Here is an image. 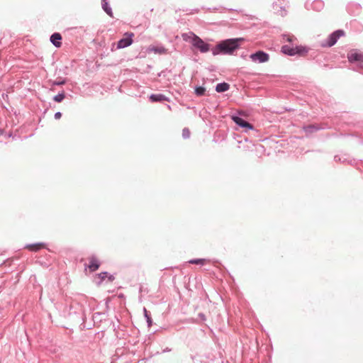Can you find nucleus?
<instances>
[{
	"mask_svg": "<svg viewBox=\"0 0 363 363\" xmlns=\"http://www.w3.org/2000/svg\"><path fill=\"white\" fill-rule=\"evenodd\" d=\"M320 129V128L315 125H306V126L303 127V130L307 134L312 133L317 131Z\"/></svg>",
	"mask_w": 363,
	"mask_h": 363,
	"instance_id": "nucleus-17",
	"label": "nucleus"
},
{
	"mask_svg": "<svg viewBox=\"0 0 363 363\" xmlns=\"http://www.w3.org/2000/svg\"><path fill=\"white\" fill-rule=\"evenodd\" d=\"M286 3L284 0H277L274 1L272 4L273 10L281 16H284L286 15Z\"/></svg>",
	"mask_w": 363,
	"mask_h": 363,
	"instance_id": "nucleus-7",
	"label": "nucleus"
},
{
	"mask_svg": "<svg viewBox=\"0 0 363 363\" xmlns=\"http://www.w3.org/2000/svg\"><path fill=\"white\" fill-rule=\"evenodd\" d=\"M205 91L206 89L203 86H199L195 87V94L199 96L204 95Z\"/></svg>",
	"mask_w": 363,
	"mask_h": 363,
	"instance_id": "nucleus-20",
	"label": "nucleus"
},
{
	"mask_svg": "<svg viewBox=\"0 0 363 363\" xmlns=\"http://www.w3.org/2000/svg\"><path fill=\"white\" fill-rule=\"evenodd\" d=\"M337 159H338L339 160H340V158L338 156H337V155H336V156H335V160H336V161H337Z\"/></svg>",
	"mask_w": 363,
	"mask_h": 363,
	"instance_id": "nucleus-29",
	"label": "nucleus"
},
{
	"mask_svg": "<svg viewBox=\"0 0 363 363\" xmlns=\"http://www.w3.org/2000/svg\"><path fill=\"white\" fill-rule=\"evenodd\" d=\"M243 38H230L220 42L212 49V54L217 55H232L240 47V42L243 41Z\"/></svg>",
	"mask_w": 363,
	"mask_h": 363,
	"instance_id": "nucleus-1",
	"label": "nucleus"
},
{
	"mask_svg": "<svg viewBox=\"0 0 363 363\" xmlns=\"http://www.w3.org/2000/svg\"><path fill=\"white\" fill-rule=\"evenodd\" d=\"M45 245L43 243H37L33 245H28L26 246V248L29 250L30 251L36 252L43 248H44Z\"/></svg>",
	"mask_w": 363,
	"mask_h": 363,
	"instance_id": "nucleus-16",
	"label": "nucleus"
},
{
	"mask_svg": "<svg viewBox=\"0 0 363 363\" xmlns=\"http://www.w3.org/2000/svg\"><path fill=\"white\" fill-rule=\"evenodd\" d=\"M107 272H101L99 274V276L101 277V280H104L105 279V277L107 276Z\"/></svg>",
	"mask_w": 363,
	"mask_h": 363,
	"instance_id": "nucleus-25",
	"label": "nucleus"
},
{
	"mask_svg": "<svg viewBox=\"0 0 363 363\" xmlns=\"http://www.w3.org/2000/svg\"><path fill=\"white\" fill-rule=\"evenodd\" d=\"M65 99L64 93H59L53 97V100L56 102H61Z\"/></svg>",
	"mask_w": 363,
	"mask_h": 363,
	"instance_id": "nucleus-22",
	"label": "nucleus"
},
{
	"mask_svg": "<svg viewBox=\"0 0 363 363\" xmlns=\"http://www.w3.org/2000/svg\"><path fill=\"white\" fill-rule=\"evenodd\" d=\"M99 266L100 262L96 256L92 255L91 257H89V263L86 266V267L89 268L90 272H95L99 269Z\"/></svg>",
	"mask_w": 363,
	"mask_h": 363,
	"instance_id": "nucleus-11",
	"label": "nucleus"
},
{
	"mask_svg": "<svg viewBox=\"0 0 363 363\" xmlns=\"http://www.w3.org/2000/svg\"><path fill=\"white\" fill-rule=\"evenodd\" d=\"M65 80H62V81H58V82H55L53 83V84H55V85H61V84H65Z\"/></svg>",
	"mask_w": 363,
	"mask_h": 363,
	"instance_id": "nucleus-28",
	"label": "nucleus"
},
{
	"mask_svg": "<svg viewBox=\"0 0 363 363\" xmlns=\"http://www.w3.org/2000/svg\"><path fill=\"white\" fill-rule=\"evenodd\" d=\"M306 6L308 9H311L316 11H320L324 7V3L321 0H314L311 4L306 2Z\"/></svg>",
	"mask_w": 363,
	"mask_h": 363,
	"instance_id": "nucleus-10",
	"label": "nucleus"
},
{
	"mask_svg": "<svg viewBox=\"0 0 363 363\" xmlns=\"http://www.w3.org/2000/svg\"><path fill=\"white\" fill-rule=\"evenodd\" d=\"M133 33H126L125 37L118 41L117 48L122 49L130 45L133 43Z\"/></svg>",
	"mask_w": 363,
	"mask_h": 363,
	"instance_id": "nucleus-9",
	"label": "nucleus"
},
{
	"mask_svg": "<svg viewBox=\"0 0 363 363\" xmlns=\"http://www.w3.org/2000/svg\"><path fill=\"white\" fill-rule=\"evenodd\" d=\"M182 137L184 139H187V138H189L190 137V131H189V128H184L182 130Z\"/></svg>",
	"mask_w": 363,
	"mask_h": 363,
	"instance_id": "nucleus-23",
	"label": "nucleus"
},
{
	"mask_svg": "<svg viewBox=\"0 0 363 363\" xmlns=\"http://www.w3.org/2000/svg\"><path fill=\"white\" fill-rule=\"evenodd\" d=\"M101 6L103 10L111 17H113L112 9L110 6L108 0H101Z\"/></svg>",
	"mask_w": 363,
	"mask_h": 363,
	"instance_id": "nucleus-14",
	"label": "nucleus"
},
{
	"mask_svg": "<svg viewBox=\"0 0 363 363\" xmlns=\"http://www.w3.org/2000/svg\"><path fill=\"white\" fill-rule=\"evenodd\" d=\"M250 57L252 62L257 63L266 62L269 59V55L267 52L262 50H259L255 53H252L250 55Z\"/></svg>",
	"mask_w": 363,
	"mask_h": 363,
	"instance_id": "nucleus-6",
	"label": "nucleus"
},
{
	"mask_svg": "<svg viewBox=\"0 0 363 363\" xmlns=\"http://www.w3.org/2000/svg\"><path fill=\"white\" fill-rule=\"evenodd\" d=\"M348 61L357 67L363 69V52L357 50H352L347 54Z\"/></svg>",
	"mask_w": 363,
	"mask_h": 363,
	"instance_id": "nucleus-4",
	"label": "nucleus"
},
{
	"mask_svg": "<svg viewBox=\"0 0 363 363\" xmlns=\"http://www.w3.org/2000/svg\"><path fill=\"white\" fill-rule=\"evenodd\" d=\"M62 35L60 33H53L50 38V41L57 48H59L62 45Z\"/></svg>",
	"mask_w": 363,
	"mask_h": 363,
	"instance_id": "nucleus-12",
	"label": "nucleus"
},
{
	"mask_svg": "<svg viewBox=\"0 0 363 363\" xmlns=\"http://www.w3.org/2000/svg\"><path fill=\"white\" fill-rule=\"evenodd\" d=\"M182 38L185 41L190 42L192 45L199 50L201 52L204 53L209 50V45L193 33H183Z\"/></svg>",
	"mask_w": 363,
	"mask_h": 363,
	"instance_id": "nucleus-2",
	"label": "nucleus"
},
{
	"mask_svg": "<svg viewBox=\"0 0 363 363\" xmlns=\"http://www.w3.org/2000/svg\"><path fill=\"white\" fill-rule=\"evenodd\" d=\"M344 35V31L342 30H337L335 32L332 33L328 38L325 43L322 44L323 46L332 47L334 45L337 40Z\"/></svg>",
	"mask_w": 363,
	"mask_h": 363,
	"instance_id": "nucleus-5",
	"label": "nucleus"
},
{
	"mask_svg": "<svg viewBox=\"0 0 363 363\" xmlns=\"http://www.w3.org/2000/svg\"><path fill=\"white\" fill-rule=\"evenodd\" d=\"M61 116H62V113H61V112H60V111L56 112V113H55V119H59V118H61Z\"/></svg>",
	"mask_w": 363,
	"mask_h": 363,
	"instance_id": "nucleus-27",
	"label": "nucleus"
},
{
	"mask_svg": "<svg viewBox=\"0 0 363 363\" xmlns=\"http://www.w3.org/2000/svg\"><path fill=\"white\" fill-rule=\"evenodd\" d=\"M156 53H163L165 51V49L162 47L160 48H154L152 49Z\"/></svg>",
	"mask_w": 363,
	"mask_h": 363,
	"instance_id": "nucleus-24",
	"label": "nucleus"
},
{
	"mask_svg": "<svg viewBox=\"0 0 363 363\" xmlns=\"http://www.w3.org/2000/svg\"><path fill=\"white\" fill-rule=\"evenodd\" d=\"M232 120L236 125H238L240 128H245L246 132L247 130H252L254 128L251 123H248L247 121H245V119H243L242 118H241L240 116H233Z\"/></svg>",
	"mask_w": 363,
	"mask_h": 363,
	"instance_id": "nucleus-8",
	"label": "nucleus"
},
{
	"mask_svg": "<svg viewBox=\"0 0 363 363\" xmlns=\"http://www.w3.org/2000/svg\"><path fill=\"white\" fill-rule=\"evenodd\" d=\"M230 89L229 84L226 82H221L216 85V91L218 93H222L228 91Z\"/></svg>",
	"mask_w": 363,
	"mask_h": 363,
	"instance_id": "nucleus-15",
	"label": "nucleus"
},
{
	"mask_svg": "<svg viewBox=\"0 0 363 363\" xmlns=\"http://www.w3.org/2000/svg\"><path fill=\"white\" fill-rule=\"evenodd\" d=\"M150 100L152 102H160L163 101H168V98L162 94H152L150 96Z\"/></svg>",
	"mask_w": 363,
	"mask_h": 363,
	"instance_id": "nucleus-13",
	"label": "nucleus"
},
{
	"mask_svg": "<svg viewBox=\"0 0 363 363\" xmlns=\"http://www.w3.org/2000/svg\"><path fill=\"white\" fill-rule=\"evenodd\" d=\"M167 351H170V350L166 349L164 350V352H167Z\"/></svg>",
	"mask_w": 363,
	"mask_h": 363,
	"instance_id": "nucleus-31",
	"label": "nucleus"
},
{
	"mask_svg": "<svg viewBox=\"0 0 363 363\" xmlns=\"http://www.w3.org/2000/svg\"><path fill=\"white\" fill-rule=\"evenodd\" d=\"M207 262L206 259H193L189 261L190 264L203 265Z\"/></svg>",
	"mask_w": 363,
	"mask_h": 363,
	"instance_id": "nucleus-21",
	"label": "nucleus"
},
{
	"mask_svg": "<svg viewBox=\"0 0 363 363\" xmlns=\"http://www.w3.org/2000/svg\"><path fill=\"white\" fill-rule=\"evenodd\" d=\"M109 279H110V280H113V276H112V275H111V276L109 277Z\"/></svg>",
	"mask_w": 363,
	"mask_h": 363,
	"instance_id": "nucleus-30",
	"label": "nucleus"
},
{
	"mask_svg": "<svg viewBox=\"0 0 363 363\" xmlns=\"http://www.w3.org/2000/svg\"><path fill=\"white\" fill-rule=\"evenodd\" d=\"M143 313H144V316H145L147 323V326L150 327L152 323V318H151L150 315L148 314V311H147V309L145 308H143Z\"/></svg>",
	"mask_w": 363,
	"mask_h": 363,
	"instance_id": "nucleus-19",
	"label": "nucleus"
},
{
	"mask_svg": "<svg viewBox=\"0 0 363 363\" xmlns=\"http://www.w3.org/2000/svg\"><path fill=\"white\" fill-rule=\"evenodd\" d=\"M309 51V48L303 45H284L281 47V52L289 56H304Z\"/></svg>",
	"mask_w": 363,
	"mask_h": 363,
	"instance_id": "nucleus-3",
	"label": "nucleus"
},
{
	"mask_svg": "<svg viewBox=\"0 0 363 363\" xmlns=\"http://www.w3.org/2000/svg\"><path fill=\"white\" fill-rule=\"evenodd\" d=\"M199 317L203 321L206 320V315L202 313H199Z\"/></svg>",
	"mask_w": 363,
	"mask_h": 363,
	"instance_id": "nucleus-26",
	"label": "nucleus"
},
{
	"mask_svg": "<svg viewBox=\"0 0 363 363\" xmlns=\"http://www.w3.org/2000/svg\"><path fill=\"white\" fill-rule=\"evenodd\" d=\"M283 40H286L291 43V45H296L295 42L297 40L296 38L294 35H289V34H284L282 35Z\"/></svg>",
	"mask_w": 363,
	"mask_h": 363,
	"instance_id": "nucleus-18",
	"label": "nucleus"
}]
</instances>
